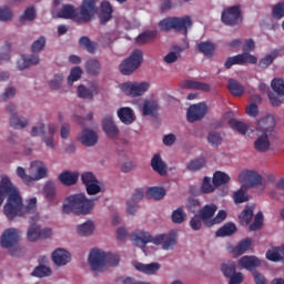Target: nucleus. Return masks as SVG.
<instances>
[{
  "label": "nucleus",
  "mask_w": 284,
  "mask_h": 284,
  "mask_svg": "<svg viewBox=\"0 0 284 284\" xmlns=\"http://www.w3.org/2000/svg\"><path fill=\"white\" fill-rule=\"evenodd\" d=\"M114 10L112 9V4L109 1L101 2V13H100V23L105 26L110 19H112V13Z\"/></svg>",
  "instance_id": "c756f323"
},
{
  "label": "nucleus",
  "mask_w": 284,
  "mask_h": 284,
  "mask_svg": "<svg viewBox=\"0 0 284 284\" xmlns=\"http://www.w3.org/2000/svg\"><path fill=\"white\" fill-rule=\"evenodd\" d=\"M45 48V37L41 36L39 39L33 41L31 45L32 52H41Z\"/></svg>",
  "instance_id": "338daca9"
},
{
  "label": "nucleus",
  "mask_w": 284,
  "mask_h": 284,
  "mask_svg": "<svg viewBox=\"0 0 284 284\" xmlns=\"http://www.w3.org/2000/svg\"><path fill=\"white\" fill-rule=\"evenodd\" d=\"M160 30L168 32L169 30H176L178 32H184L187 34V28H192V18L185 16L182 18H166L159 22Z\"/></svg>",
  "instance_id": "0eeeda50"
},
{
  "label": "nucleus",
  "mask_w": 284,
  "mask_h": 284,
  "mask_svg": "<svg viewBox=\"0 0 284 284\" xmlns=\"http://www.w3.org/2000/svg\"><path fill=\"white\" fill-rule=\"evenodd\" d=\"M205 158H197L195 160H192L187 165L186 170L190 172H196L201 170L202 168H205Z\"/></svg>",
  "instance_id": "3c124183"
},
{
  "label": "nucleus",
  "mask_w": 284,
  "mask_h": 284,
  "mask_svg": "<svg viewBox=\"0 0 284 284\" xmlns=\"http://www.w3.org/2000/svg\"><path fill=\"white\" fill-rule=\"evenodd\" d=\"M278 58V51H273L271 54H266L264 58H262L258 62V68H262L265 70L266 68H270L271 64L274 63V59Z\"/></svg>",
  "instance_id": "49530a36"
},
{
  "label": "nucleus",
  "mask_w": 284,
  "mask_h": 284,
  "mask_svg": "<svg viewBox=\"0 0 284 284\" xmlns=\"http://www.w3.org/2000/svg\"><path fill=\"white\" fill-rule=\"evenodd\" d=\"M173 51L169 52L164 58L163 61L164 63H176L179 59H181V52H183V48L179 45H174L172 48Z\"/></svg>",
  "instance_id": "f704fd0d"
},
{
  "label": "nucleus",
  "mask_w": 284,
  "mask_h": 284,
  "mask_svg": "<svg viewBox=\"0 0 284 284\" xmlns=\"http://www.w3.org/2000/svg\"><path fill=\"white\" fill-rule=\"evenodd\" d=\"M145 192L143 191V189H136L132 199H130L126 202V212L128 214H131L132 216H134L136 214V210H139V201H141V199H143Z\"/></svg>",
  "instance_id": "a211bd4d"
},
{
  "label": "nucleus",
  "mask_w": 284,
  "mask_h": 284,
  "mask_svg": "<svg viewBox=\"0 0 284 284\" xmlns=\"http://www.w3.org/2000/svg\"><path fill=\"white\" fill-rule=\"evenodd\" d=\"M118 116L121 121V123H124V125H132L134 123V111L130 106H123L118 110Z\"/></svg>",
  "instance_id": "a878e982"
},
{
  "label": "nucleus",
  "mask_w": 284,
  "mask_h": 284,
  "mask_svg": "<svg viewBox=\"0 0 284 284\" xmlns=\"http://www.w3.org/2000/svg\"><path fill=\"white\" fill-rule=\"evenodd\" d=\"M7 199L3 206V214L9 221H14L17 216H26V214H37V197L28 200L23 206V199L19 193V189L12 184L10 178L2 176L0 181V207Z\"/></svg>",
  "instance_id": "f257e3e1"
},
{
  "label": "nucleus",
  "mask_w": 284,
  "mask_h": 284,
  "mask_svg": "<svg viewBox=\"0 0 284 284\" xmlns=\"http://www.w3.org/2000/svg\"><path fill=\"white\" fill-rule=\"evenodd\" d=\"M274 19H283L284 17V2H278L273 7L272 11Z\"/></svg>",
  "instance_id": "774afa93"
},
{
  "label": "nucleus",
  "mask_w": 284,
  "mask_h": 284,
  "mask_svg": "<svg viewBox=\"0 0 284 284\" xmlns=\"http://www.w3.org/2000/svg\"><path fill=\"white\" fill-rule=\"evenodd\" d=\"M52 261L59 267H61L63 265H68V263H70V252H68L63 248H57L52 253Z\"/></svg>",
  "instance_id": "393cba45"
},
{
  "label": "nucleus",
  "mask_w": 284,
  "mask_h": 284,
  "mask_svg": "<svg viewBox=\"0 0 284 284\" xmlns=\"http://www.w3.org/2000/svg\"><path fill=\"white\" fill-rule=\"evenodd\" d=\"M43 192L49 201H53L54 196H57V187L52 182H48L44 185Z\"/></svg>",
  "instance_id": "680f3d73"
},
{
  "label": "nucleus",
  "mask_w": 284,
  "mask_h": 284,
  "mask_svg": "<svg viewBox=\"0 0 284 284\" xmlns=\"http://www.w3.org/2000/svg\"><path fill=\"white\" fill-rule=\"evenodd\" d=\"M267 261L273 263H284V257L281 255V247L274 246L266 252Z\"/></svg>",
  "instance_id": "a19ab883"
},
{
  "label": "nucleus",
  "mask_w": 284,
  "mask_h": 284,
  "mask_svg": "<svg viewBox=\"0 0 284 284\" xmlns=\"http://www.w3.org/2000/svg\"><path fill=\"white\" fill-rule=\"evenodd\" d=\"M227 90L233 94V97H243L245 88L235 79H230L227 84Z\"/></svg>",
  "instance_id": "c9c22d12"
},
{
  "label": "nucleus",
  "mask_w": 284,
  "mask_h": 284,
  "mask_svg": "<svg viewBox=\"0 0 284 284\" xmlns=\"http://www.w3.org/2000/svg\"><path fill=\"white\" fill-rule=\"evenodd\" d=\"M222 274L226 277L230 278L234 274H236V263L234 262H227L222 264L221 266Z\"/></svg>",
  "instance_id": "8fccbe9b"
},
{
  "label": "nucleus",
  "mask_w": 284,
  "mask_h": 284,
  "mask_svg": "<svg viewBox=\"0 0 284 284\" xmlns=\"http://www.w3.org/2000/svg\"><path fill=\"white\" fill-rule=\"evenodd\" d=\"M37 19V10L34 7H29L24 10V13L20 16V23H26V21H34Z\"/></svg>",
  "instance_id": "603ef678"
},
{
  "label": "nucleus",
  "mask_w": 284,
  "mask_h": 284,
  "mask_svg": "<svg viewBox=\"0 0 284 284\" xmlns=\"http://www.w3.org/2000/svg\"><path fill=\"white\" fill-rule=\"evenodd\" d=\"M80 48H83L89 52V54H94L97 52V42H92L88 36H83L79 39Z\"/></svg>",
  "instance_id": "58836bf2"
},
{
  "label": "nucleus",
  "mask_w": 284,
  "mask_h": 284,
  "mask_svg": "<svg viewBox=\"0 0 284 284\" xmlns=\"http://www.w3.org/2000/svg\"><path fill=\"white\" fill-rule=\"evenodd\" d=\"M12 50V44L6 42V44L0 49V63L3 61H10V51Z\"/></svg>",
  "instance_id": "e2e57ef3"
},
{
  "label": "nucleus",
  "mask_w": 284,
  "mask_h": 284,
  "mask_svg": "<svg viewBox=\"0 0 284 284\" xmlns=\"http://www.w3.org/2000/svg\"><path fill=\"white\" fill-rule=\"evenodd\" d=\"M37 221H39V214L31 216L29 221V223H31V226L27 232V237L28 241H30L31 243H34V241H39V239H41V226L34 224L37 223Z\"/></svg>",
  "instance_id": "aec40b11"
},
{
  "label": "nucleus",
  "mask_w": 284,
  "mask_h": 284,
  "mask_svg": "<svg viewBox=\"0 0 284 284\" xmlns=\"http://www.w3.org/2000/svg\"><path fill=\"white\" fill-rule=\"evenodd\" d=\"M63 83V74L57 73L53 79L49 81V87L51 90H59Z\"/></svg>",
  "instance_id": "0e129e2a"
},
{
  "label": "nucleus",
  "mask_w": 284,
  "mask_h": 284,
  "mask_svg": "<svg viewBox=\"0 0 284 284\" xmlns=\"http://www.w3.org/2000/svg\"><path fill=\"white\" fill-rule=\"evenodd\" d=\"M94 232V223L85 222L78 226V233L81 236H90Z\"/></svg>",
  "instance_id": "864d4df0"
},
{
  "label": "nucleus",
  "mask_w": 284,
  "mask_h": 284,
  "mask_svg": "<svg viewBox=\"0 0 284 284\" xmlns=\"http://www.w3.org/2000/svg\"><path fill=\"white\" fill-rule=\"evenodd\" d=\"M250 247H252V237H246L244 240H242L241 242H239V244L236 245L234 253L239 254V256L245 254L247 252V250H250Z\"/></svg>",
  "instance_id": "c03bdc74"
},
{
  "label": "nucleus",
  "mask_w": 284,
  "mask_h": 284,
  "mask_svg": "<svg viewBox=\"0 0 284 284\" xmlns=\"http://www.w3.org/2000/svg\"><path fill=\"white\" fill-rule=\"evenodd\" d=\"M85 70L88 74H91L92 77H97L101 73V62H99V60L97 59H91L87 61Z\"/></svg>",
  "instance_id": "4c0bfd02"
},
{
  "label": "nucleus",
  "mask_w": 284,
  "mask_h": 284,
  "mask_svg": "<svg viewBox=\"0 0 284 284\" xmlns=\"http://www.w3.org/2000/svg\"><path fill=\"white\" fill-rule=\"evenodd\" d=\"M230 183V175L223 171H216L213 174V185L214 187H221V185H225Z\"/></svg>",
  "instance_id": "ea45409f"
},
{
  "label": "nucleus",
  "mask_w": 284,
  "mask_h": 284,
  "mask_svg": "<svg viewBox=\"0 0 284 284\" xmlns=\"http://www.w3.org/2000/svg\"><path fill=\"white\" fill-rule=\"evenodd\" d=\"M247 63L256 65V63H258V58L252 55L250 52H243L227 58L224 63V68L225 70H230L233 65H246Z\"/></svg>",
  "instance_id": "1a4fd4ad"
},
{
  "label": "nucleus",
  "mask_w": 284,
  "mask_h": 284,
  "mask_svg": "<svg viewBox=\"0 0 284 284\" xmlns=\"http://www.w3.org/2000/svg\"><path fill=\"white\" fill-rule=\"evenodd\" d=\"M272 90L276 92L277 95L284 97V80L275 78L271 82Z\"/></svg>",
  "instance_id": "4d7b16f0"
},
{
  "label": "nucleus",
  "mask_w": 284,
  "mask_h": 284,
  "mask_svg": "<svg viewBox=\"0 0 284 284\" xmlns=\"http://www.w3.org/2000/svg\"><path fill=\"white\" fill-rule=\"evenodd\" d=\"M131 241L138 247H145L148 243H153L154 245H162L163 250H172L176 245V235L174 234H160L152 237L145 231H136L131 235Z\"/></svg>",
  "instance_id": "7ed1b4c3"
},
{
  "label": "nucleus",
  "mask_w": 284,
  "mask_h": 284,
  "mask_svg": "<svg viewBox=\"0 0 284 284\" xmlns=\"http://www.w3.org/2000/svg\"><path fill=\"white\" fill-rule=\"evenodd\" d=\"M14 13L10 7H0V21H12Z\"/></svg>",
  "instance_id": "69168bd1"
},
{
  "label": "nucleus",
  "mask_w": 284,
  "mask_h": 284,
  "mask_svg": "<svg viewBox=\"0 0 284 284\" xmlns=\"http://www.w3.org/2000/svg\"><path fill=\"white\" fill-rule=\"evenodd\" d=\"M67 204H63V213L78 215L90 214L94 207V200H89L85 194L79 193L67 197Z\"/></svg>",
  "instance_id": "20e7f679"
},
{
  "label": "nucleus",
  "mask_w": 284,
  "mask_h": 284,
  "mask_svg": "<svg viewBox=\"0 0 284 284\" xmlns=\"http://www.w3.org/2000/svg\"><path fill=\"white\" fill-rule=\"evenodd\" d=\"M40 59L37 54H31L28 58L22 57L18 60V70H26V68H30V65H38Z\"/></svg>",
  "instance_id": "473e14b6"
},
{
  "label": "nucleus",
  "mask_w": 284,
  "mask_h": 284,
  "mask_svg": "<svg viewBox=\"0 0 284 284\" xmlns=\"http://www.w3.org/2000/svg\"><path fill=\"white\" fill-rule=\"evenodd\" d=\"M236 232V224L229 222L216 231V236H232Z\"/></svg>",
  "instance_id": "37998d69"
},
{
  "label": "nucleus",
  "mask_w": 284,
  "mask_h": 284,
  "mask_svg": "<svg viewBox=\"0 0 284 284\" xmlns=\"http://www.w3.org/2000/svg\"><path fill=\"white\" fill-rule=\"evenodd\" d=\"M133 265L135 270H138V272H142V274L148 275H152L155 272H159V270H161L160 263L143 264L141 262H135Z\"/></svg>",
  "instance_id": "c85d7f7f"
},
{
  "label": "nucleus",
  "mask_w": 284,
  "mask_h": 284,
  "mask_svg": "<svg viewBox=\"0 0 284 284\" xmlns=\"http://www.w3.org/2000/svg\"><path fill=\"white\" fill-rule=\"evenodd\" d=\"M229 125L230 128H232V130H235L236 132H239L240 134H247V131L250 130L247 128V124L241 122V121H237L236 119H231L229 120Z\"/></svg>",
  "instance_id": "a18cd8bd"
},
{
  "label": "nucleus",
  "mask_w": 284,
  "mask_h": 284,
  "mask_svg": "<svg viewBox=\"0 0 284 284\" xmlns=\"http://www.w3.org/2000/svg\"><path fill=\"white\" fill-rule=\"evenodd\" d=\"M186 216H187V214H185V212H183V207L180 206L175 211H173V213L171 215V220L173 221V223L181 225V223H183L185 221Z\"/></svg>",
  "instance_id": "6e6d98bb"
},
{
  "label": "nucleus",
  "mask_w": 284,
  "mask_h": 284,
  "mask_svg": "<svg viewBox=\"0 0 284 284\" xmlns=\"http://www.w3.org/2000/svg\"><path fill=\"white\" fill-rule=\"evenodd\" d=\"M81 74H83V70H81V67H74L73 69H71L70 75L68 77L69 85H72L74 81H79L81 79Z\"/></svg>",
  "instance_id": "052dcab7"
},
{
  "label": "nucleus",
  "mask_w": 284,
  "mask_h": 284,
  "mask_svg": "<svg viewBox=\"0 0 284 284\" xmlns=\"http://www.w3.org/2000/svg\"><path fill=\"white\" fill-rule=\"evenodd\" d=\"M59 181L62 185H77V181H79V174L77 172L64 171L59 175Z\"/></svg>",
  "instance_id": "7c9ffc66"
},
{
  "label": "nucleus",
  "mask_w": 284,
  "mask_h": 284,
  "mask_svg": "<svg viewBox=\"0 0 284 284\" xmlns=\"http://www.w3.org/2000/svg\"><path fill=\"white\" fill-rule=\"evenodd\" d=\"M239 265L241 267H244V270H248V272L254 275V272H256V267H261V260L256 256H250V255H244L239 260Z\"/></svg>",
  "instance_id": "f3484780"
},
{
  "label": "nucleus",
  "mask_w": 284,
  "mask_h": 284,
  "mask_svg": "<svg viewBox=\"0 0 284 284\" xmlns=\"http://www.w3.org/2000/svg\"><path fill=\"white\" fill-rule=\"evenodd\" d=\"M197 50L199 52L204 54V57H214V52H215L214 43L210 41L200 42L197 44Z\"/></svg>",
  "instance_id": "79ce46f5"
},
{
  "label": "nucleus",
  "mask_w": 284,
  "mask_h": 284,
  "mask_svg": "<svg viewBox=\"0 0 284 284\" xmlns=\"http://www.w3.org/2000/svg\"><path fill=\"white\" fill-rule=\"evenodd\" d=\"M263 227V212H258L255 217L254 222L248 225L250 232H258Z\"/></svg>",
  "instance_id": "bf43d9fd"
},
{
  "label": "nucleus",
  "mask_w": 284,
  "mask_h": 284,
  "mask_svg": "<svg viewBox=\"0 0 284 284\" xmlns=\"http://www.w3.org/2000/svg\"><path fill=\"white\" fill-rule=\"evenodd\" d=\"M252 219H254V206L246 205L245 209L240 213V223L244 227H247V225L252 223Z\"/></svg>",
  "instance_id": "2f4dec72"
},
{
  "label": "nucleus",
  "mask_w": 284,
  "mask_h": 284,
  "mask_svg": "<svg viewBox=\"0 0 284 284\" xmlns=\"http://www.w3.org/2000/svg\"><path fill=\"white\" fill-rule=\"evenodd\" d=\"M99 0H82L79 8L72 4H63L57 12L59 19H71L75 23H90L92 17L99 12L97 3Z\"/></svg>",
  "instance_id": "f03ea898"
},
{
  "label": "nucleus",
  "mask_w": 284,
  "mask_h": 284,
  "mask_svg": "<svg viewBox=\"0 0 284 284\" xmlns=\"http://www.w3.org/2000/svg\"><path fill=\"white\" fill-rule=\"evenodd\" d=\"M21 239V232L18 229H7L1 235V247L9 250L11 256L19 258L26 254L23 246H17Z\"/></svg>",
  "instance_id": "423d86ee"
},
{
  "label": "nucleus",
  "mask_w": 284,
  "mask_h": 284,
  "mask_svg": "<svg viewBox=\"0 0 284 284\" xmlns=\"http://www.w3.org/2000/svg\"><path fill=\"white\" fill-rule=\"evenodd\" d=\"M102 130L105 136L112 141H116V139H119V134H121V130H119V126L116 125V122H114V118L111 114L103 116Z\"/></svg>",
  "instance_id": "9d476101"
},
{
  "label": "nucleus",
  "mask_w": 284,
  "mask_h": 284,
  "mask_svg": "<svg viewBox=\"0 0 284 284\" xmlns=\"http://www.w3.org/2000/svg\"><path fill=\"white\" fill-rule=\"evenodd\" d=\"M165 196V189L161 186H151L146 190V199H154L161 201Z\"/></svg>",
  "instance_id": "e433bc0d"
},
{
  "label": "nucleus",
  "mask_w": 284,
  "mask_h": 284,
  "mask_svg": "<svg viewBox=\"0 0 284 284\" xmlns=\"http://www.w3.org/2000/svg\"><path fill=\"white\" fill-rule=\"evenodd\" d=\"M120 261L121 258L118 254L105 253L99 248H93L89 255V265H91L93 272H103L105 265L116 267Z\"/></svg>",
  "instance_id": "39448f33"
},
{
  "label": "nucleus",
  "mask_w": 284,
  "mask_h": 284,
  "mask_svg": "<svg viewBox=\"0 0 284 284\" xmlns=\"http://www.w3.org/2000/svg\"><path fill=\"white\" fill-rule=\"evenodd\" d=\"M52 270L45 265H39L37 266L33 272L31 273V276H36L37 278H45V276H51Z\"/></svg>",
  "instance_id": "de8ad7c7"
},
{
  "label": "nucleus",
  "mask_w": 284,
  "mask_h": 284,
  "mask_svg": "<svg viewBox=\"0 0 284 284\" xmlns=\"http://www.w3.org/2000/svg\"><path fill=\"white\" fill-rule=\"evenodd\" d=\"M151 168L154 172L160 174V176H165V174H168V164L163 162V159L159 153H155L151 159Z\"/></svg>",
  "instance_id": "5701e85b"
},
{
  "label": "nucleus",
  "mask_w": 284,
  "mask_h": 284,
  "mask_svg": "<svg viewBox=\"0 0 284 284\" xmlns=\"http://www.w3.org/2000/svg\"><path fill=\"white\" fill-rule=\"evenodd\" d=\"M141 63H143V51L141 49H135L131 55L120 64V72L121 74H124V77H130V74L136 72Z\"/></svg>",
  "instance_id": "6e6552de"
},
{
  "label": "nucleus",
  "mask_w": 284,
  "mask_h": 284,
  "mask_svg": "<svg viewBox=\"0 0 284 284\" xmlns=\"http://www.w3.org/2000/svg\"><path fill=\"white\" fill-rule=\"evenodd\" d=\"M205 114H207V105L201 102L189 108L186 119L190 123H194V121H201Z\"/></svg>",
  "instance_id": "4468645a"
},
{
  "label": "nucleus",
  "mask_w": 284,
  "mask_h": 284,
  "mask_svg": "<svg viewBox=\"0 0 284 284\" xmlns=\"http://www.w3.org/2000/svg\"><path fill=\"white\" fill-rule=\"evenodd\" d=\"M77 94L79 99H87L88 101H93L94 97L99 94V89L97 88V85H91L88 88L83 84H80L78 87Z\"/></svg>",
  "instance_id": "4be33fe9"
},
{
  "label": "nucleus",
  "mask_w": 284,
  "mask_h": 284,
  "mask_svg": "<svg viewBox=\"0 0 284 284\" xmlns=\"http://www.w3.org/2000/svg\"><path fill=\"white\" fill-rule=\"evenodd\" d=\"M233 201L236 204L247 203V201H250V195L247 194L245 189H243L242 186L240 190L233 193Z\"/></svg>",
  "instance_id": "09e8293b"
},
{
  "label": "nucleus",
  "mask_w": 284,
  "mask_h": 284,
  "mask_svg": "<svg viewBox=\"0 0 284 284\" xmlns=\"http://www.w3.org/2000/svg\"><path fill=\"white\" fill-rule=\"evenodd\" d=\"M276 121L274 116L267 115L257 121V132H262V134H271L276 136Z\"/></svg>",
  "instance_id": "2eb2a0df"
},
{
  "label": "nucleus",
  "mask_w": 284,
  "mask_h": 284,
  "mask_svg": "<svg viewBox=\"0 0 284 284\" xmlns=\"http://www.w3.org/2000/svg\"><path fill=\"white\" fill-rule=\"evenodd\" d=\"M207 142L213 148H219V145H221V143H223V136L221 135V133L213 131V132L209 133Z\"/></svg>",
  "instance_id": "13d9d810"
},
{
  "label": "nucleus",
  "mask_w": 284,
  "mask_h": 284,
  "mask_svg": "<svg viewBox=\"0 0 284 284\" xmlns=\"http://www.w3.org/2000/svg\"><path fill=\"white\" fill-rule=\"evenodd\" d=\"M183 88H187L189 90H201L202 92H210V84L194 80L184 81Z\"/></svg>",
  "instance_id": "72a5a7b5"
},
{
  "label": "nucleus",
  "mask_w": 284,
  "mask_h": 284,
  "mask_svg": "<svg viewBox=\"0 0 284 284\" xmlns=\"http://www.w3.org/2000/svg\"><path fill=\"white\" fill-rule=\"evenodd\" d=\"M159 32L156 30H146L135 38L136 45H145L156 41Z\"/></svg>",
  "instance_id": "b1692460"
},
{
  "label": "nucleus",
  "mask_w": 284,
  "mask_h": 284,
  "mask_svg": "<svg viewBox=\"0 0 284 284\" xmlns=\"http://www.w3.org/2000/svg\"><path fill=\"white\" fill-rule=\"evenodd\" d=\"M143 116H156L159 114V102L156 100H146L142 106Z\"/></svg>",
  "instance_id": "cd10ccee"
},
{
  "label": "nucleus",
  "mask_w": 284,
  "mask_h": 284,
  "mask_svg": "<svg viewBox=\"0 0 284 284\" xmlns=\"http://www.w3.org/2000/svg\"><path fill=\"white\" fill-rule=\"evenodd\" d=\"M240 183H243L245 187H257L263 183V176L256 171L245 170L239 175Z\"/></svg>",
  "instance_id": "ddd939ff"
},
{
  "label": "nucleus",
  "mask_w": 284,
  "mask_h": 284,
  "mask_svg": "<svg viewBox=\"0 0 284 284\" xmlns=\"http://www.w3.org/2000/svg\"><path fill=\"white\" fill-rule=\"evenodd\" d=\"M216 210H219L216 204H206L200 210V216L206 227H211L212 217L216 214Z\"/></svg>",
  "instance_id": "6ab92c4d"
},
{
  "label": "nucleus",
  "mask_w": 284,
  "mask_h": 284,
  "mask_svg": "<svg viewBox=\"0 0 284 284\" xmlns=\"http://www.w3.org/2000/svg\"><path fill=\"white\" fill-rule=\"evenodd\" d=\"M31 168H37L36 179H45L48 174V169L43 165L41 161L31 162Z\"/></svg>",
  "instance_id": "5fc2aeb1"
},
{
  "label": "nucleus",
  "mask_w": 284,
  "mask_h": 284,
  "mask_svg": "<svg viewBox=\"0 0 284 284\" xmlns=\"http://www.w3.org/2000/svg\"><path fill=\"white\" fill-rule=\"evenodd\" d=\"M148 90H150V83L148 82H126L122 84V91L128 97H143Z\"/></svg>",
  "instance_id": "9b49d317"
},
{
  "label": "nucleus",
  "mask_w": 284,
  "mask_h": 284,
  "mask_svg": "<svg viewBox=\"0 0 284 284\" xmlns=\"http://www.w3.org/2000/svg\"><path fill=\"white\" fill-rule=\"evenodd\" d=\"M272 134L262 133L254 141V148L257 152H267L270 150V139H272Z\"/></svg>",
  "instance_id": "bb28decb"
},
{
  "label": "nucleus",
  "mask_w": 284,
  "mask_h": 284,
  "mask_svg": "<svg viewBox=\"0 0 284 284\" xmlns=\"http://www.w3.org/2000/svg\"><path fill=\"white\" fill-rule=\"evenodd\" d=\"M7 112L11 114L10 125L14 130H23V128L28 125V120L26 118H20L19 115H17V106H14V104H9L7 106Z\"/></svg>",
  "instance_id": "dca6fc26"
},
{
  "label": "nucleus",
  "mask_w": 284,
  "mask_h": 284,
  "mask_svg": "<svg viewBox=\"0 0 284 284\" xmlns=\"http://www.w3.org/2000/svg\"><path fill=\"white\" fill-rule=\"evenodd\" d=\"M79 140L85 148H94L99 143V135L93 130L84 129Z\"/></svg>",
  "instance_id": "412c9836"
},
{
  "label": "nucleus",
  "mask_w": 284,
  "mask_h": 284,
  "mask_svg": "<svg viewBox=\"0 0 284 284\" xmlns=\"http://www.w3.org/2000/svg\"><path fill=\"white\" fill-rule=\"evenodd\" d=\"M221 20L225 23V26H239V23L243 21L241 8L236 6L226 8L222 12Z\"/></svg>",
  "instance_id": "f8f14e48"
}]
</instances>
